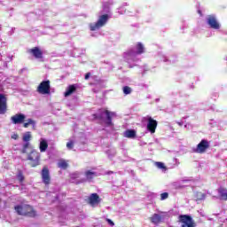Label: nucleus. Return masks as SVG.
Returning a JSON list of instances; mask_svg holds the SVG:
<instances>
[{
    "instance_id": "nucleus-19",
    "label": "nucleus",
    "mask_w": 227,
    "mask_h": 227,
    "mask_svg": "<svg viewBox=\"0 0 227 227\" xmlns=\"http://www.w3.org/2000/svg\"><path fill=\"white\" fill-rule=\"evenodd\" d=\"M96 176H98L97 172H93L91 170L85 171V178L88 182H92L93 178H96Z\"/></svg>"
},
{
    "instance_id": "nucleus-38",
    "label": "nucleus",
    "mask_w": 227,
    "mask_h": 227,
    "mask_svg": "<svg viewBox=\"0 0 227 227\" xmlns=\"http://www.w3.org/2000/svg\"><path fill=\"white\" fill-rule=\"evenodd\" d=\"M0 203H1V200H0Z\"/></svg>"
},
{
    "instance_id": "nucleus-1",
    "label": "nucleus",
    "mask_w": 227,
    "mask_h": 227,
    "mask_svg": "<svg viewBox=\"0 0 227 227\" xmlns=\"http://www.w3.org/2000/svg\"><path fill=\"white\" fill-rule=\"evenodd\" d=\"M94 120L105 121L106 127H113V118L116 116V113L107 110V108H99L98 114H92Z\"/></svg>"
},
{
    "instance_id": "nucleus-31",
    "label": "nucleus",
    "mask_w": 227,
    "mask_h": 227,
    "mask_svg": "<svg viewBox=\"0 0 227 227\" xmlns=\"http://www.w3.org/2000/svg\"><path fill=\"white\" fill-rule=\"evenodd\" d=\"M106 222L108 223V224H110V226H114V222H113V220L106 218Z\"/></svg>"
},
{
    "instance_id": "nucleus-23",
    "label": "nucleus",
    "mask_w": 227,
    "mask_h": 227,
    "mask_svg": "<svg viewBox=\"0 0 227 227\" xmlns=\"http://www.w3.org/2000/svg\"><path fill=\"white\" fill-rule=\"evenodd\" d=\"M145 52V46L141 43H137V54H143Z\"/></svg>"
},
{
    "instance_id": "nucleus-11",
    "label": "nucleus",
    "mask_w": 227,
    "mask_h": 227,
    "mask_svg": "<svg viewBox=\"0 0 227 227\" xmlns=\"http://www.w3.org/2000/svg\"><path fill=\"white\" fill-rule=\"evenodd\" d=\"M158 122L152 117H148L147 119V130L151 132V134H155V130L157 129Z\"/></svg>"
},
{
    "instance_id": "nucleus-20",
    "label": "nucleus",
    "mask_w": 227,
    "mask_h": 227,
    "mask_svg": "<svg viewBox=\"0 0 227 227\" xmlns=\"http://www.w3.org/2000/svg\"><path fill=\"white\" fill-rule=\"evenodd\" d=\"M124 137H128V139H134L136 137V130L127 129L124 132Z\"/></svg>"
},
{
    "instance_id": "nucleus-26",
    "label": "nucleus",
    "mask_w": 227,
    "mask_h": 227,
    "mask_svg": "<svg viewBox=\"0 0 227 227\" xmlns=\"http://www.w3.org/2000/svg\"><path fill=\"white\" fill-rule=\"evenodd\" d=\"M169 198V193L168 192H163L160 194V200L164 201V200H168Z\"/></svg>"
},
{
    "instance_id": "nucleus-17",
    "label": "nucleus",
    "mask_w": 227,
    "mask_h": 227,
    "mask_svg": "<svg viewBox=\"0 0 227 227\" xmlns=\"http://www.w3.org/2000/svg\"><path fill=\"white\" fill-rule=\"evenodd\" d=\"M150 221L153 223V224H160V223H162V215L159 214H153L152 217H150Z\"/></svg>"
},
{
    "instance_id": "nucleus-3",
    "label": "nucleus",
    "mask_w": 227,
    "mask_h": 227,
    "mask_svg": "<svg viewBox=\"0 0 227 227\" xmlns=\"http://www.w3.org/2000/svg\"><path fill=\"white\" fill-rule=\"evenodd\" d=\"M179 222L183 223L181 227H196L194 220L189 215H179Z\"/></svg>"
},
{
    "instance_id": "nucleus-24",
    "label": "nucleus",
    "mask_w": 227,
    "mask_h": 227,
    "mask_svg": "<svg viewBox=\"0 0 227 227\" xmlns=\"http://www.w3.org/2000/svg\"><path fill=\"white\" fill-rule=\"evenodd\" d=\"M122 91H123L124 95H130L132 93V89L129 86H124L122 88Z\"/></svg>"
},
{
    "instance_id": "nucleus-7",
    "label": "nucleus",
    "mask_w": 227,
    "mask_h": 227,
    "mask_svg": "<svg viewBox=\"0 0 227 227\" xmlns=\"http://www.w3.org/2000/svg\"><path fill=\"white\" fill-rule=\"evenodd\" d=\"M41 177L43 183L45 185H51V172H49V167L44 166L41 171Z\"/></svg>"
},
{
    "instance_id": "nucleus-32",
    "label": "nucleus",
    "mask_w": 227,
    "mask_h": 227,
    "mask_svg": "<svg viewBox=\"0 0 227 227\" xmlns=\"http://www.w3.org/2000/svg\"><path fill=\"white\" fill-rule=\"evenodd\" d=\"M90 77H91V73H87L85 74V80L88 81V79H90Z\"/></svg>"
},
{
    "instance_id": "nucleus-37",
    "label": "nucleus",
    "mask_w": 227,
    "mask_h": 227,
    "mask_svg": "<svg viewBox=\"0 0 227 227\" xmlns=\"http://www.w3.org/2000/svg\"><path fill=\"white\" fill-rule=\"evenodd\" d=\"M0 60H3V57L0 58Z\"/></svg>"
},
{
    "instance_id": "nucleus-15",
    "label": "nucleus",
    "mask_w": 227,
    "mask_h": 227,
    "mask_svg": "<svg viewBox=\"0 0 227 227\" xmlns=\"http://www.w3.org/2000/svg\"><path fill=\"white\" fill-rule=\"evenodd\" d=\"M77 91V85L76 84H71L67 86L64 97H70V95H73V93H75Z\"/></svg>"
},
{
    "instance_id": "nucleus-28",
    "label": "nucleus",
    "mask_w": 227,
    "mask_h": 227,
    "mask_svg": "<svg viewBox=\"0 0 227 227\" xmlns=\"http://www.w3.org/2000/svg\"><path fill=\"white\" fill-rule=\"evenodd\" d=\"M37 214L33 208L30 207L29 217H36Z\"/></svg>"
},
{
    "instance_id": "nucleus-18",
    "label": "nucleus",
    "mask_w": 227,
    "mask_h": 227,
    "mask_svg": "<svg viewBox=\"0 0 227 227\" xmlns=\"http://www.w3.org/2000/svg\"><path fill=\"white\" fill-rule=\"evenodd\" d=\"M218 194L220 197V200H223V201H227V189L221 186L218 189Z\"/></svg>"
},
{
    "instance_id": "nucleus-29",
    "label": "nucleus",
    "mask_w": 227,
    "mask_h": 227,
    "mask_svg": "<svg viewBox=\"0 0 227 227\" xmlns=\"http://www.w3.org/2000/svg\"><path fill=\"white\" fill-rule=\"evenodd\" d=\"M67 148L68 150H72V148H74V141H69L67 143Z\"/></svg>"
},
{
    "instance_id": "nucleus-33",
    "label": "nucleus",
    "mask_w": 227,
    "mask_h": 227,
    "mask_svg": "<svg viewBox=\"0 0 227 227\" xmlns=\"http://www.w3.org/2000/svg\"><path fill=\"white\" fill-rule=\"evenodd\" d=\"M12 139H19V135L17 134L12 135Z\"/></svg>"
},
{
    "instance_id": "nucleus-35",
    "label": "nucleus",
    "mask_w": 227,
    "mask_h": 227,
    "mask_svg": "<svg viewBox=\"0 0 227 227\" xmlns=\"http://www.w3.org/2000/svg\"><path fill=\"white\" fill-rule=\"evenodd\" d=\"M24 127H25L26 129H27V127H29V122L25 123V124H24Z\"/></svg>"
},
{
    "instance_id": "nucleus-12",
    "label": "nucleus",
    "mask_w": 227,
    "mask_h": 227,
    "mask_svg": "<svg viewBox=\"0 0 227 227\" xmlns=\"http://www.w3.org/2000/svg\"><path fill=\"white\" fill-rule=\"evenodd\" d=\"M8 98L3 93H0V114H4L6 113V102Z\"/></svg>"
},
{
    "instance_id": "nucleus-10",
    "label": "nucleus",
    "mask_w": 227,
    "mask_h": 227,
    "mask_svg": "<svg viewBox=\"0 0 227 227\" xmlns=\"http://www.w3.org/2000/svg\"><path fill=\"white\" fill-rule=\"evenodd\" d=\"M26 121V115L24 114H17L11 117V121L13 125H20Z\"/></svg>"
},
{
    "instance_id": "nucleus-21",
    "label": "nucleus",
    "mask_w": 227,
    "mask_h": 227,
    "mask_svg": "<svg viewBox=\"0 0 227 227\" xmlns=\"http://www.w3.org/2000/svg\"><path fill=\"white\" fill-rule=\"evenodd\" d=\"M58 168L60 169H67L68 168V162L66 160H59L58 162Z\"/></svg>"
},
{
    "instance_id": "nucleus-8",
    "label": "nucleus",
    "mask_w": 227,
    "mask_h": 227,
    "mask_svg": "<svg viewBox=\"0 0 227 227\" xmlns=\"http://www.w3.org/2000/svg\"><path fill=\"white\" fill-rule=\"evenodd\" d=\"M102 199H100L98 193H91L87 199V203L90 205V207H98Z\"/></svg>"
},
{
    "instance_id": "nucleus-34",
    "label": "nucleus",
    "mask_w": 227,
    "mask_h": 227,
    "mask_svg": "<svg viewBox=\"0 0 227 227\" xmlns=\"http://www.w3.org/2000/svg\"><path fill=\"white\" fill-rule=\"evenodd\" d=\"M114 172H113V171H107L106 173V175H114Z\"/></svg>"
},
{
    "instance_id": "nucleus-2",
    "label": "nucleus",
    "mask_w": 227,
    "mask_h": 227,
    "mask_svg": "<svg viewBox=\"0 0 227 227\" xmlns=\"http://www.w3.org/2000/svg\"><path fill=\"white\" fill-rule=\"evenodd\" d=\"M107 20H109L108 14L101 15L98 20L95 24L90 25V31H97V29H100V27L106 26V24L107 23Z\"/></svg>"
},
{
    "instance_id": "nucleus-5",
    "label": "nucleus",
    "mask_w": 227,
    "mask_h": 227,
    "mask_svg": "<svg viewBox=\"0 0 227 227\" xmlns=\"http://www.w3.org/2000/svg\"><path fill=\"white\" fill-rule=\"evenodd\" d=\"M29 165L32 168H36V166H40V153L33 150L29 154Z\"/></svg>"
},
{
    "instance_id": "nucleus-13",
    "label": "nucleus",
    "mask_w": 227,
    "mask_h": 227,
    "mask_svg": "<svg viewBox=\"0 0 227 227\" xmlns=\"http://www.w3.org/2000/svg\"><path fill=\"white\" fill-rule=\"evenodd\" d=\"M14 209L19 215H27V206L24 204L15 206Z\"/></svg>"
},
{
    "instance_id": "nucleus-9",
    "label": "nucleus",
    "mask_w": 227,
    "mask_h": 227,
    "mask_svg": "<svg viewBox=\"0 0 227 227\" xmlns=\"http://www.w3.org/2000/svg\"><path fill=\"white\" fill-rule=\"evenodd\" d=\"M208 148H210V144L208 143V140L202 139L200 143L198 144L195 152L197 153H205L207 150H208Z\"/></svg>"
},
{
    "instance_id": "nucleus-14",
    "label": "nucleus",
    "mask_w": 227,
    "mask_h": 227,
    "mask_svg": "<svg viewBox=\"0 0 227 227\" xmlns=\"http://www.w3.org/2000/svg\"><path fill=\"white\" fill-rule=\"evenodd\" d=\"M30 52L35 59H42L43 58V51L39 47L32 48Z\"/></svg>"
},
{
    "instance_id": "nucleus-30",
    "label": "nucleus",
    "mask_w": 227,
    "mask_h": 227,
    "mask_svg": "<svg viewBox=\"0 0 227 227\" xmlns=\"http://www.w3.org/2000/svg\"><path fill=\"white\" fill-rule=\"evenodd\" d=\"M17 178L20 182H24V176L22 175V173H19L17 176Z\"/></svg>"
},
{
    "instance_id": "nucleus-22",
    "label": "nucleus",
    "mask_w": 227,
    "mask_h": 227,
    "mask_svg": "<svg viewBox=\"0 0 227 227\" xmlns=\"http://www.w3.org/2000/svg\"><path fill=\"white\" fill-rule=\"evenodd\" d=\"M39 148H40V152H46L47 148H49V144L45 140H42L40 142Z\"/></svg>"
},
{
    "instance_id": "nucleus-25",
    "label": "nucleus",
    "mask_w": 227,
    "mask_h": 227,
    "mask_svg": "<svg viewBox=\"0 0 227 227\" xmlns=\"http://www.w3.org/2000/svg\"><path fill=\"white\" fill-rule=\"evenodd\" d=\"M156 168H158L159 169H166V165H164V163L160 162V161H157L155 163Z\"/></svg>"
},
{
    "instance_id": "nucleus-36",
    "label": "nucleus",
    "mask_w": 227,
    "mask_h": 227,
    "mask_svg": "<svg viewBox=\"0 0 227 227\" xmlns=\"http://www.w3.org/2000/svg\"><path fill=\"white\" fill-rule=\"evenodd\" d=\"M5 61H12V57H9Z\"/></svg>"
},
{
    "instance_id": "nucleus-4",
    "label": "nucleus",
    "mask_w": 227,
    "mask_h": 227,
    "mask_svg": "<svg viewBox=\"0 0 227 227\" xmlns=\"http://www.w3.org/2000/svg\"><path fill=\"white\" fill-rule=\"evenodd\" d=\"M37 91L41 95H49L51 93V81H43L37 87Z\"/></svg>"
},
{
    "instance_id": "nucleus-27",
    "label": "nucleus",
    "mask_w": 227,
    "mask_h": 227,
    "mask_svg": "<svg viewBox=\"0 0 227 227\" xmlns=\"http://www.w3.org/2000/svg\"><path fill=\"white\" fill-rule=\"evenodd\" d=\"M29 125H32V129H33L34 130H36V121H35L29 119Z\"/></svg>"
},
{
    "instance_id": "nucleus-6",
    "label": "nucleus",
    "mask_w": 227,
    "mask_h": 227,
    "mask_svg": "<svg viewBox=\"0 0 227 227\" xmlns=\"http://www.w3.org/2000/svg\"><path fill=\"white\" fill-rule=\"evenodd\" d=\"M207 23L211 29H221V24H219L215 15H208L207 18Z\"/></svg>"
},
{
    "instance_id": "nucleus-16",
    "label": "nucleus",
    "mask_w": 227,
    "mask_h": 227,
    "mask_svg": "<svg viewBox=\"0 0 227 227\" xmlns=\"http://www.w3.org/2000/svg\"><path fill=\"white\" fill-rule=\"evenodd\" d=\"M23 142L25 143L23 145L22 153H26L27 152V149L29 148V132L25 133L23 136Z\"/></svg>"
}]
</instances>
